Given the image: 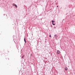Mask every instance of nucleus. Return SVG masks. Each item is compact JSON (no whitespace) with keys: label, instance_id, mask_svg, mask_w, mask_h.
Instances as JSON below:
<instances>
[{"label":"nucleus","instance_id":"1","mask_svg":"<svg viewBox=\"0 0 75 75\" xmlns=\"http://www.w3.org/2000/svg\"><path fill=\"white\" fill-rule=\"evenodd\" d=\"M52 24H53V25H55V21H52Z\"/></svg>","mask_w":75,"mask_h":75},{"label":"nucleus","instance_id":"2","mask_svg":"<svg viewBox=\"0 0 75 75\" xmlns=\"http://www.w3.org/2000/svg\"><path fill=\"white\" fill-rule=\"evenodd\" d=\"M57 54H60V52L59 50H57Z\"/></svg>","mask_w":75,"mask_h":75},{"label":"nucleus","instance_id":"3","mask_svg":"<svg viewBox=\"0 0 75 75\" xmlns=\"http://www.w3.org/2000/svg\"><path fill=\"white\" fill-rule=\"evenodd\" d=\"M58 37V35H54V37L56 38H57V37Z\"/></svg>","mask_w":75,"mask_h":75},{"label":"nucleus","instance_id":"4","mask_svg":"<svg viewBox=\"0 0 75 75\" xmlns=\"http://www.w3.org/2000/svg\"><path fill=\"white\" fill-rule=\"evenodd\" d=\"M65 69L66 71H67V70H68V68H67V67H66L65 68Z\"/></svg>","mask_w":75,"mask_h":75},{"label":"nucleus","instance_id":"5","mask_svg":"<svg viewBox=\"0 0 75 75\" xmlns=\"http://www.w3.org/2000/svg\"><path fill=\"white\" fill-rule=\"evenodd\" d=\"M24 41L25 42V43H26V41H25V38H24Z\"/></svg>","mask_w":75,"mask_h":75},{"label":"nucleus","instance_id":"6","mask_svg":"<svg viewBox=\"0 0 75 75\" xmlns=\"http://www.w3.org/2000/svg\"><path fill=\"white\" fill-rule=\"evenodd\" d=\"M16 5V4H14L13 5V6H15Z\"/></svg>","mask_w":75,"mask_h":75},{"label":"nucleus","instance_id":"7","mask_svg":"<svg viewBox=\"0 0 75 75\" xmlns=\"http://www.w3.org/2000/svg\"><path fill=\"white\" fill-rule=\"evenodd\" d=\"M15 6L16 7V8L17 7V5H16Z\"/></svg>","mask_w":75,"mask_h":75},{"label":"nucleus","instance_id":"8","mask_svg":"<svg viewBox=\"0 0 75 75\" xmlns=\"http://www.w3.org/2000/svg\"><path fill=\"white\" fill-rule=\"evenodd\" d=\"M49 37H51V35H49Z\"/></svg>","mask_w":75,"mask_h":75},{"label":"nucleus","instance_id":"9","mask_svg":"<svg viewBox=\"0 0 75 75\" xmlns=\"http://www.w3.org/2000/svg\"><path fill=\"white\" fill-rule=\"evenodd\" d=\"M22 58H23V56L22 57Z\"/></svg>","mask_w":75,"mask_h":75},{"label":"nucleus","instance_id":"10","mask_svg":"<svg viewBox=\"0 0 75 75\" xmlns=\"http://www.w3.org/2000/svg\"><path fill=\"white\" fill-rule=\"evenodd\" d=\"M57 7H58V6H57Z\"/></svg>","mask_w":75,"mask_h":75}]
</instances>
